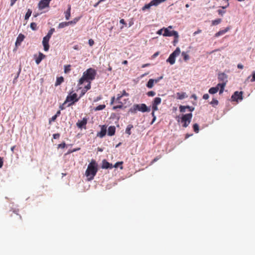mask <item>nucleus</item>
<instances>
[{"mask_svg": "<svg viewBox=\"0 0 255 255\" xmlns=\"http://www.w3.org/2000/svg\"><path fill=\"white\" fill-rule=\"evenodd\" d=\"M98 165L96 160L92 159L85 172L88 181L93 180L98 170Z\"/></svg>", "mask_w": 255, "mask_h": 255, "instance_id": "f257e3e1", "label": "nucleus"}, {"mask_svg": "<svg viewBox=\"0 0 255 255\" xmlns=\"http://www.w3.org/2000/svg\"><path fill=\"white\" fill-rule=\"evenodd\" d=\"M97 74L96 71L92 68L88 69L83 73L82 77L79 79L78 85L83 84L85 81H91L95 79Z\"/></svg>", "mask_w": 255, "mask_h": 255, "instance_id": "f03ea898", "label": "nucleus"}, {"mask_svg": "<svg viewBox=\"0 0 255 255\" xmlns=\"http://www.w3.org/2000/svg\"><path fill=\"white\" fill-rule=\"evenodd\" d=\"M137 111L145 113L149 112L150 111V108H148L145 104H134L130 109V111L132 113H135Z\"/></svg>", "mask_w": 255, "mask_h": 255, "instance_id": "7ed1b4c3", "label": "nucleus"}, {"mask_svg": "<svg viewBox=\"0 0 255 255\" xmlns=\"http://www.w3.org/2000/svg\"><path fill=\"white\" fill-rule=\"evenodd\" d=\"M79 99L80 98L77 97V94L76 93L70 94L67 96L64 104L68 103V107H70L78 102Z\"/></svg>", "mask_w": 255, "mask_h": 255, "instance_id": "20e7f679", "label": "nucleus"}, {"mask_svg": "<svg viewBox=\"0 0 255 255\" xmlns=\"http://www.w3.org/2000/svg\"><path fill=\"white\" fill-rule=\"evenodd\" d=\"M192 117V114L189 113L185 115H182L180 120H178V122L183 124L184 127H187L190 124Z\"/></svg>", "mask_w": 255, "mask_h": 255, "instance_id": "39448f33", "label": "nucleus"}, {"mask_svg": "<svg viewBox=\"0 0 255 255\" xmlns=\"http://www.w3.org/2000/svg\"><path fill=\"white\" fill-rule=\"evenodd\" d=\"M181 52L179 47H177L170 55L168 58L166 60V62L169 63L171 65L175 63L176 57L178 56Z\"/></svg>", "mask_w": 255, "mask_h": 255, "instance_id": "423d86ee", "label": "nucleus"}, {"mask_svg": "<svg viewBox=\"0 0 255 255\" xmlns=\"http://www.w3.org/2000/svg\"><path fill=\"white\" fill-rule=\"evenodd\" d=\"M161 102V99L159 97H156L154 98L152 104V115L153 116V119H155V117L154 116V112L155 111L158 110L157 106L159 105Z\"/></svg>", "mask_w": 255, "mask_h": 255, "instance_id": "0eeeda50", "label": "nucleus"}, {"mask_svg": "<svg viewBox=\"0 0 255 255\" xmlns=\"http://www.w3.org/2000/svg\"><path fill=\"white\" fill-rule=\"evenodd\" d=\"M218 79L219 81L220 82L218 83V85H222L224 84L226 85L228 82V76L224 73H221L218 74Z\"/></svg>", "mask_w": 255, "mask_h": 255, "instance_id": "6e6552de", "label": "nucleus"}, {"mask_svg": "<svg viewBox=\"0 0 255 255\" xmlns=\"http://www.w3.org/2000/svg\"><path fill=\"white\" fill-rule=\"evenodd\" d=\"M164 32L163 34L164 36H174L176 38L179 37L178 33L176 31H170L168 29V28H164Z\"/></svg>", "mask_w": 255, "mask_h": 255, "instance_id": "1a4fd4ad", "label": "nucleus"}, {"mask_svg": "<svg viewBox=\"0 0 255 255\" xmlns=\"http://www.w3.org/2000/svg\"><path fill=\"white\" fill-rule=\"evenodd\" d=\"M160 4L158 0H152L149 3L146 4L142 7V10H145L146 9H149L152 6H157Z\"/></svg>", "mask_w": 255, "mask_h": 255, "instance_id": "9d476101", "label": "nucleus"}, {"mask_svg": "<svg viewBox=\"0 0 255 255\" xmlns=\"http://www.w3.org/2000/svg\"><path fill=\"white\" fill-rule=\"evenodd\" d=\"M50 37L46 35L44 36L42 40V44L44 47V50L46 51H48L49 48V41L50 39Z\"/></svg>", "mask_w": 255, "mask_h": 255, "instance_id": "9b49d317", "label": "nucleus"}, {"mask_svg": "<svg viewBox=\"0 0 255 255\" xmlns=\"http://www.w3.org/2000/svg\"><path fill=\"white\" fill-rule=\"evenodd\" d=\"M49 4L47 2L46 0H41L38 3V8L42 10L47 7H49Z\"/></svg>", "mask_w": 255, "mask_h": 255, "instance_id": "f8f14e48", "label": "nucleus"}, {"mask_svg": "<svg viewBox=\"0 0 255 255\" xmlns=\"http://www.w3.org/2000/svg\"><path fill=\"white\" fill-rule=\"evenodd\" d=\"M24 35L21 33L19 34L17 38H16V42L15 43V45L16 47H17L19 45H20L21 44V42L24 40Z\"/></svg>", "mask_w": 255, "mask_h": 255, "instance_id": "ddd939ff", "label": "nucleus"}, {"mask_svg": "<svg viewBox=\"0 0 255 255\" xmlns=\"http://www.w3.org/2000/svg\"><path fill=\"white\" fill-rule=\"evenodd\" d=\"M113 167V166L112 165V164L110 163L109 162H108L106 159H104L102 161V168L103 169H108V168H112Z\"/></svg>", "mask_w": 255, "mask_h": 255, "instance_id": "4468645a", "label": "nucleus"}, {"mask_svg": "<svg viewBox=\"0 0 255 255\" xmlns=\"http://www.w3.org/2000/svg\"><path fill=\"white\" fill-rule=\"evenodd\" d=\"M87 123V119L85 118H83V120L81 121H78L76 125L78 128H83L84 126H85Z\"/></svg>", "mask_w": 255, "mask_h": 255, "instance_id": "2eb2a0df", "label": "nucleus"}, {"mask_svg": "<svg viewBox=\"0 0 255 255\" xmlns=\"http://www.w3.org/2000/svg\"><path fill=\"white\" fill-rule=\"evenodd\" d=\"M239 99V92L236 91L231 97V100L233 102H238Z\"/></svg>", "mask_w": 255, "mask_h": 255, "instance_id": "dca6fc26", "label": "nucleus"}, {"mask_svg": "<svg viewBox=\"0 0 255 255\" xmlns=\"http://www.w3.org/2000/svg\"><path fill=\"white\" fill-rule=\"evenodd\" d=\"M65 19L66 20H69L71 14V5L70 4L68 5V8L67 10L65 11Z\"/></svg>", "mask_w": 255, "mask_h": 255, "instance_id": "f3484780", "label": "nucleus"}, {"mask_svg": "<svg viewBox=\"0 0 255 255\" xmlns=\"http://www.w3.org/2000/svg\"><path fill=\"white\" fill-rule=\"evenodd\" d=\"M106 133L107 128H101V131L97 133V136L100 138H102L106 135Z\"/></svg>", "mask_w": 255, "mask_h": 255, "instance_id": "a211bd4d", "label": "nucleus"}, {"mask_svg": "<svg viewBox=\"0 0 255 255\" xmlns=\"http://www.w3.org/2000/svg\"><path fill=\"white\" fill-rule=\"evenodd\" d=\"M219 91V87H218V84L216 87H212L209 89V93L211 94H214Z\"/></svg>", "mask_w": 255, "mask_h": 255, "instance_id": "6ab92c4d", "label": "nucleus"}, {"mask_svg": "<svg viewBox=\"0 0 255 255\" xmlns=\"http://www.w3.org/2000/svg\"><path fill=\"white\" fill-rule=\"evenodd\" d=\"M154 81L153 79H150L146 84L147 88L151 89L153 87L154 85Z\"/></svg>", "mask_w": 255, "mask_h": 255, "instance_id": "aec40b11", "label": "nucleus"}, {"mask_svg": "<svg viewBox=\"0 0 255 255\" xmlns=\"http://www.w3.org/2000/svg\"><path fill=\"white\" fill-rule=\"evenodd\" d=\"M45 57V55L41 53H39V55L38 58L36 59L35 62L37 64H38L40 63L42 59Z\"/></svg>", "mask_w": 255, "mask_h": 255, "instance_id": "412c9836", "label": "nucleus"}, {"mask_svg": "<svg viewBox=\"0 0 255 255\" xmlns=\"http://www.w3.org/2000/svg\"><path fill=\"white\" fill-rule=\"evenodd\" d=\"M177 95L178 96V98L180 100H182L186 97L187 96L185 93H177Z\"/></svg>", "mask_w": 255, "mask_h": 255, "instance_id": "4be33fe9", "label": "nucleus"}, {"mask_svg": "<svg viewBox=\"0 0 255 255\" xmlns=\"http://www.w3.org/2000/svg\"><path fill=\"white\" fill-rule=\"evenodd\" d=\"M227 31H228V28L220 30L215 34V36L216 37L220 36L225 34Z\"/></svg>", "mask_w": 255, "mask_h": 255, "instance_id": "5701e85b", "label": "nucleus"}, {"mask_svg": "<svg viewBox=\"0 0 255 255\" xmlns=\"http://www.w3.org/2000/svg\"><path fill=\"white\" fill-rule=\"evenodd\" d=\"M64 81V78L63 77H60L57 78L56 82L55 83L56 86L60 85Z\"/></svg>", "mask_w": 255, "mask_h": 255, "instance_id": "b1692460", "label": "nucleus"}, {"mask_svg": "<svg viewBox=\"0 0 255 255\" xmlns=\"http://www.w3.org/2000/svg\"><path fill=\"white\" fill-rule=\"evenodd\" d=\"M68 25H69L68 22H63L59 24L58 27V28H63Z\"/></svg>", "mask_w": 255, "mask_h": 255, "instance_id": "393cba45", "label": "nucleus"}, {"mask_svg": "<svg viewBox=\"0 0 255 255\" xmlns=\"http://www.w3.org/2000/svg\"><path fill=\"white\" fill-rule=\"evenodd\" d=\"M225 86H226V85H225L224 84H222V85H218V87H219V91L220 95H221L223 93Z\"/></svg>", "mask_w": 255, "mask_h": 255, "instance_id": "a878e982", "label": "nucleus"}, {"mask_svg": "<svg viewBox=\"0 0 255 255\" xmlns=\"http://www.w3.org/2000/svg\"><path fill=\"white\" fill-rule=\"evenodd\" d=\"M80 17H75L73 20L68 21L69 25L76 24L80 19Z\"/></svg>", "mask_w": 255, "mask_h": 255, "instance_id": "bb28decb", "label": "nucleus"}, {"mask_svg": "<svg viewBox=\"0 0 255 255\" xmlns=\"http://www.w3.org/2000/svg\"><path fill=\"white\" fill-rule=\"evenodd\" d=\"M106 107L105 105H100L94 108L95 111H101L104 109Z\"/></svg>", "mask_w": 255, "mask_h": 255, "instance_id": "cd10ccee", "label": "nucleus"}, {"mask_svg": "<svg viewBox=\"0 0 255 255\" xmlns=\"http://www.w3.org/2000/svg\"><path fill=\"white\" fill-rule=\"evenodd\" d=\"M31 13H32V10H30V9H28L25 15L24 19L25 20L28 19L29 18V17L30 16Z\"/></svg>", "mask_w": 255, "mask_h": 255, "instance_id": "c85d7f7f", "label": "nucleus"}, {"mask_svg": "<svg viewBox=\"0 0 255 255\" xmlns=\"http://www.w3.org/2000/svg\"><path fill=\"white\" fill-rule=\"evenodd\" d=\"M181 54L183 57V59L185 61H187L189 59V56L188 55V54L186 53V52H182Z\"/></svg>", "mask_w": 255, "mask_h": 255, "instance_id": "c756f323", "label": "nucleus"}, {"mask_svg": "<svg viewBox=\"0 0 255 255\" xmlns=\"http://www.w3.org/2000/svg\"><path fill=\"white\" fill-rule=\"evenodd\" d=\"M218 101L217 99H213L210 104L212 105L213 107H215L218 105Z\"/></svg>", "mask_w": 255, "mask_h": 255, "instance_id": "7c9ffc66", "label": "nucleus"}, {"mask_svg": "<svg viewBox=\"0 0 255 255\" xmlns=\"http://www.w3.org/2000/svg\"><path fill=\"white\" fill-rule=\"evenodd\" d=\"M108 135L110 136H112L115 134V128H108Z\"/></svg>", "mask_w": 255, "mask_h": 255, "instance_id": "2f4dec72", "label": "nucleus"}, {"mask_svg": "<svg viewBox=\"0 0 255 255\" xmlns=\"http://www.w3.org/2000/svg\"><path fill=\"white\" fill-rule=\"evenodd\" d=\"M71 66L70 65H65L64 66V72L65 73H68L71 69H70Z\"/></svg>", "mask_w": 255, "mask_h": 255, "instance_id": "473e14b6", "label": "nucleus"}, {"mask_svg": "<svg viewBox=\"0 0 255 255\" xmlns=\"http://www.w3.org/2000/svg\"><path fill=\"white\" fill-rule=\"evenodd\" d=\"M221 21V19L218 18L212 21V24L214 25H216L219 24Z\"/></svg>", "mask_w": 255, "mask_h": 255, "instance_id": "72a5a7b5", "label": "nucleus"}, {"mask_svg": "<svg viewBox=\"0 0 255 255\" xmlns=\"http://www.w3.org/2000/svg\"><path fill=\"white\" fill-rule=\"evenodd\" d=\"M187 106H180L179 107V110H180V112H181V113H184L186 112V110L187 109Z\"/></svg>", "mask_w": 255, "mask_h": 255, "instance_id": "f704fd0d", "label": "nucleus"}, {"mask_svg": "<svg viewBox=\"0 0 255 255\" xmlns=\"http://www.w3.org/2000/svg\"><path fill=\"white\" fill-rule=\"evenodd\" d=\"M55 31V29L54 28H52L50 29V30L48 31L47 34L46 35L47 36L51 38V35L53 33V32Z\"/></svg>", "mask_w": 255, "mask_h": 255, "instance_id": "c9c22d12", "label": "nucleus"}, {"mask_svg": "<svg viewBox=\"0 0 255 255\" xmlns=\"http://www.w3.org/2000/svg\"><path fill=\"white\" fill-rule=\"evenodd\" d=\"M30 28L33 30H36L37 29V24L35 22H32L30 24Z\"/></svg>", "mask_w": 255, "mask_h": 255, "instance_id": "e433bc0d", "label": "nucleus"}, {"mask_svg": "<svg viewBox=\"0 0 255 255\" xmlns=\"http://www.w3.org/2000/svg\"><path fill=\"white\" fill-rule=\"evenodd\" d=\"M146 94L149 97H153L155 95L156 93L153 91H150L148 92Z\"/></svg>", "mask_w": 255, "mask_h": 255, "instance_id": "4c0bfd02", "label": "nucleus"}, {"mask_svg": "<svg viewBox=\"0 0 255 255\" xmlns=\"http://www.w3.org/2000/svg\"><path fill=\"white\" fill-rule=\"evenodd\" d=\"M88 82V84L84 87V89L86 90L87 91L88 90L91 89V81H86Z\"/></svg>", "mask_w": 255, "mask_h": 255, "instance_id": "58836bf2", "label": "nucleus"}, {"mask_svg": "<svg viewBox=\"0 0 255 255\" xmlns=\"http://www.w3.org/2000/svg\"><path fill=\"white\" fill-rule=\"evenodd\" d=\"M120 104H120L119 105L113 107V109L114 110H116V109H119V108H120V109L122 108L123 107V105L122 104L121 102Z\"/></svg>", "mask_w": 255, "mask_h": 255, "instance_id": "ea45409f", "label": "nucleus"}, {"mask_svg": "<svg viewBox=\"0 0 255 255\" xmlns=\"http://www.w3.org/2000/svg\"><path fill=\"white\" fill-rule=\"evenodd\" d=\"M178 38L179 37H177V38L174 37V39L173 41V44L174 46H176L177 43L178 42Z\"/></svg>", "mask_w": 255, "mask_h": 255, "instance_id": "a19ab883", "label": "nucleus"}, {"mask_svg": "<svg viewBox=\"0 0 255 255\" xmlns=\"http://www.w3.org/2000/svg\"><path fill=\"white\" fill-rule=\"evenodd\" d=\"M122 97H123V95H121L119 94H118L117 98H116V101H117L119 103H121V102H120V100Z\"/></svg>", "mask_w": 255, "mask_h": 255, "instance_id": "79ce46f5", "label": "nucleus"}, {"mask_svg": "<svg viewBox=\"0 0 255 255\" xmlns=\"http://www.w3.org/2000/svg\"><path fill=\"white\" fill-rule=\"evenodd\" d=\"M163 79V76H160V77H158V78H156V79H153V81H154V83H158V82L160 80H161V79Z\"/></svg>", "mask_w": 255, "mask_h": 255, "instance_id": "37998d69", "label": "nucleus"}, {"mask_svg": "<svg viewBox=\"0 0 255 255\" xmlns=\"http://www.w3.org/2000/svg\"><path fill=\"white\" fill-rule=\"evenodd\" d=\"M252 78L251 79V82H255V71H254L252 73Z\"/></svg>", "mask_w": 255, "mask_h": 255, "instance_id": "c03bdc74", "label": "nucleus"}, {"mask_svg": "<svg viewBox=\"0 0 255 255\" xmlns=\"http://www.w3.org/2000/svg\"><path fill=\"white\" fill-rule=\"evenodd\" d=\"M86 90H85V89H83L81 91V94L80 95V97L79 98H81L83 95H85V94L86 93Z\"/></svg>", "mask_w": 255, "mask_h": 255, "instance_id": "a18cd8bd", "label": "nucleus"}, {"mask_svg": "<svg viewBox=\"0 0 255 255\" xmlns=\"http://www.w3.org/2000/svg\"><path fill=\"white\" fill-rule=\"evenodd\" d=\"M88 43H89V45L90 46H93L94 45V40L93 39H90L89 40Z\"/></svg>", "mask_w": 255, "mask_h": 255, "instance_id": "49530a36", "label": "nucleus"}, {"mask_svg": "<svg viewBox=\"0 0 255 255\" xmlns=\"http://www.w3.org/2000/svg\"><path fill=\"white\" fill-rule=\"evenodd\" d=\"M65 145H66V144L65 142H63L61 144H58V147L59 148H64L65 147Z\"/></svg>", "mask_w": 255, "mask_h": 255, "instance_id": "de8ad7c7", "label": "nucleus"}, {"mask_svg": "<svg viewBox=\"0 0 255 255\" xmlns=\"http://www.w3.org/2000/svg\"><path fill=\"white\" fill-rule=\"evenodd\" d=\"M187 109H188L190 112H192L194 110V108L193 107H190L189 106H187Z\"/></svg>", "mask_w": 255, "mask_h": 255, "instance_id": "09e8293b", "label": "nucleus"}, {"mask_svg": "<svg viewBox=\"0 0 255 255\" xmlns=\"http://www.w3.org/2000/svg\"><path fill=\"white\" fill-rule=\"evenodd\" d=\"M122 164H123V162H118L116 163V164H115L114 167L115 168H117L120 164L122 165Z\"/></svg>", "mask_w": 255, "mask_h": 255, "instance_id": "8fccbe9b", "label": "nucleus"}, {"mask_svg": "<svg viewBox=\"0 0 255 255\" xmlns=\"http://www.w3.org/2000/svg\"><path fill=\"white\" fill-rule=\"evenodd\" d=\"M57 118L56 116L54 115L49 120V122L51 123V122L54 121Z\"/></svg>", "mask_w": 255, "mask_h": 255, "instance_id": "3c124183", "label": "nucleus"}, {"mask_svg": "<svg viewBox=\"0 0 255 255\" xmlns=\"http://www.w3.org/2000/svg\"><path fill=\"white\" fill-rule=\"evenodd\" d=\"M163 30H164V28L158 30L157 32V34L158 35H161L162 34Z\"/></svg>", "mask_w": 255, "mask_h": 255, "instance_id": "603ef678", "label": "nucleus"}, {"mask_svg": "<svg viewBox=\"0 0 255 255\" xmlns=\"http://www.w3.org/2000/svg\"><path fill=\"white\" fill-rule=\"evenodd\" d=\"M209 98V96L208 94H205L203 95V98L205 100H207Z\"/></svg>", "mask_w": 255, "mask_h": 255, "instance_id": "864d4df0", "label": "nucleus"}, {"mask_svg": "<svg viewBox=\"0 0 255 255\" xmlns=\"http://www.w3.org/2000/svg\"><path fill=\"white\" fill-rule=\"evenodd\" d=\"M53 136L54 139H57L59 137L60 134L59 133H56L54 134Z\"/></svg>", "mask_w": 255, "mask_h": 255, "instance_id": "5fc2aeb1", "label": "nucleus"}, {"mask_svg": "<svg viewBox=\"0 0 255 255\" xmlns=\"http://www.w3.org/2000/svg\"><path fill=\"white\" fill-rule=\"evenodd\" d=\"M101 96H99V97H97L96 99H95L94 100V102H98V101L100 100L101 99Z\"/></svg>", "mask_w": 255, "mask_h": 255, "instance_id": "6e6d98bb", "label": "nucleus"}, {"mask_svg": "<svg viewBox=\"0 0 255 255\" xmlns=\"http://www.w3.org/2000/svg\"><path fill=\"white\" fill-rule=\"evenodd\" d=\"M130 129L131 128H126V133L128 134V135H130Z\"/></svg>", "mask_w": 255, "mask_h": 255, "instance_id": "4d7b16f0", "label": "nucleus"}, {"mask_svg": "<svg viewBox=\"0 0 255 255\" xmlns=\"http://www.w3.org/2000/svg\"><path fill=\"white\" fill-rule=\"evenodd\" d=\"M218 12L219 14H221V15H223V14L225 13V11L222 10V9L218 10Z\"/></svg>", "mask_w": 255, "mask_h": 255, "instance_id": "13d9d810", "label": "nucleus"}, {"mask_svg": "<svg viewBox=\"0 0 255 255\" xmlns=\"http://www.w3.org/2000/svg\"><path fill=\"white\" fill-rule=\"evenodd\" d=\"M120 23H122V24H124V25H126L127 24L126 22H125V20L124 19H121L120 20Z\"/></svg>", "mask_w": 255, "mask_h": 255, "instance_id": "bf43d9fd", "label": "nucleus"}, {"mask_svg": "<svg viewBox=\"0 0 255 255\" xmlns=\"http://www.w3.org/2000/svg\"><path fill=\"white\" fill-rule=\"evenodd\" d=\"M121 95H123V96H128V94L127 93L126 91L124 90L123 91V94Z\"/></svg>", "mask_w": 255, "mask_h": 255, "instance_id": "052dcab7", "label": "nucleus"}, {"mask_svg": "<svg viewBox=\"0 0 255 255\" xmlns=\"http://www.w3.org/2000/svg\"><path fill=\"white\" fill-rule=\"evenodd\" d=\"M17 0H10V6L14 5Z\"/></svg>", "mask_w": 255, "mask_h": 255, "instance_id": "680f3d73", "label": "nucleus"}, {"mask_svg": "<svg viewBox=\"0 0 255 255\" xmlns=\"http://www.w3.org/2000/svg\"><path fill=\"white\" fill-rule=\"evenodd\" d=\"M3 165L2 158L0 157V168L2 167Z\"/></svg>", "mask_w": 255, "mask_h": 255, "instance_id": "e2e57ef3", "label": "nucleus"}, {"mask_svg": "<svg viewBox=\"0 0 255 255\" xmlns=\"http://www.w3.org/2000/svg\"><path fill=\"white\" fill-rule=\"evenodd\" d=\"M201 30H198L195 32H194L193 33V35L195 36L196 35V34L199 33H201Z\"/></svg>", "mask_w": 255, "mask_h": 255, "instance_id": "0e129e2a", "label": "nucleus"}, {"mask_svg": "<svg viewBox=\"0 0 255 255\" xmlns=\"http://www.w3.org/2000/svg\"><path fill=\"white\" fill-rule=\"evenodd\" d=\"M115 97H113L111 99V104L112 105L113 104V103H114L115 102Z\"/></svg>", "mask_w": 255, "mask_h": 255, "instance_id": "69168bd1", "label": "nucleus"}, {"mask_svg": "<svg viewBox=\"0 0 255 255\" xmlns=\"http://www.w3.org/2000/svg\"><path fill=\"white\" fill-rule=\"evenodd\" d=\"M65 104H64V103L62 105H60V107H59V108L60 109V110H63L65 109L64 107V105Z\"/></svg>", "mask_w": 255, "mask_h": 255, "instance_id": "338daca9", "label": "nucleus"}, {"mask_svg": "<svg viewBox=\"0 0 255 255\" xmlns=\"http://www.w3.org/2000/svg\"><path fill=\"white\" fill-rule=\"evenodd\" d=\"M61 114V112H60V110H59L57 112L56 114L55 115V116H56V117H57L58 116H59Z\"/></svg>", "mask_w": 255, "mask_h": 255, "instance_id": "774afa93", "label": "nucleus"}]
</instances>
